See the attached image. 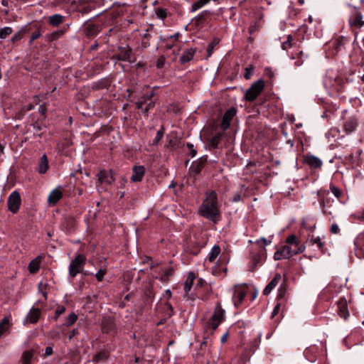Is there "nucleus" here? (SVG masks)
Segmentation results:
<instances>
[{
	"label": "nucleus",
	"mask_w": 364,
	"mask_h": 364,
	"mask_svg": "<svg viewBox=\"0 0 364 364\" xmlns=\"http://www.w3.org/2000/svg\"><path fill=\"white\" fill-rule=\"evenodd\" d=\"M9 327V319L8 317H4L0 322V338H1Z\"/></svg>",
	"instance_id": "nucleus-29"
},
{
	"label": "nucleus",
	"mask_w": 364,
	"mask_h": 364,
	"mask_svg": "<svg viewBox=\"0 0 364 364\" xmlns=\"http://www.w3.org/2000/svg\"><path fill=\"white\" fill-rule=\"evenodd\" d=\"M279 304H277L274 307V310L272 311V316H274L279 312Z\"/></svg>",
	"instance_id": "nucleus-60"
},
{
	"label": "nucleus",
	"mask_w": 364,
	"mask_h": 364,
	"mask_svg": "<svg viewBox=\"0 0 364 364\" xmlns=\"http://www.w3.org/2000/svg\"><path fill=\"white\" fill-rule=\"evenodd\" d=\"M228 333H225L223 335V336L221 337V342L222 343H225L227 339H228Z\"/></svg>",
	"instance_id": "nucleus-61"
},
{
	"label": "nucleus",
	"mask_w": 364,
	"mask_h": 364,
	"mask_svg": "<svg viewBox=\"0 0 364 364\" xmlns=\"http://www.w3.org/2000/svg\"><path fill=\"white\" fill-rule=\"evenodd\" d=\"M253 69L252 68H247L245 69V77L249 79L252 73Z\"/></svg>",
	"instance_id": "nucleus-56"
},
{
	"label": "nucleus",
	"mask_w": 364,
	"mask_h": 364,
	"mask_svg": "<svg viewBox=\"0 0 364 364\" xmlns=\"http://www.w3.org/2000/svg\"><path fill=\"white\" fill-rule=\"evenodd\" d=\"M195 279V275L193 273L190 272L188 275V277L185 282L184 284V290L186 293H188L192 287L193 281Z\"/></svg>",
	"instance_id": "nucleus-26"
},
{
	"label": "nucleus",
	"mask_w": 364,
	"mask_h": 364,
	"mask_svg": "<svg viewBox=\"0 0 364 364\" xmlns=\"http://www.w3.org/2000/svg\"><path fill=\"white\" fill-rule=\"evenodd\" d=\"M173 274V269L171 268L166 269L163 271V274L159 275L157 278H159L161 281H166L168 279L169 277H171Z\"/></svg>",
	"instance_id": "nucleus-34"
},
{
	"label": "nucleus",
	"mask_w": 364,
	"mask_h": 364,
	"mask_svg": "<svg viewBox=\"0 0 364 364\" xmlns=\"http://www.w3.org/2000/svg\"><path fill=\"white\" fill-rule=\"evenodd\" d=\"M199 213L207 219L216 223L220 218L216 193L211 191L207 193L206 198L199 208Z\"/></svg>",
	"instance_id": "nucleus-2"
},
{
	"label": "nucleus",
	"mask_w": 364,
	"mask_h": 364,
	"mask_svg": "<svg viewBox=\"0 0 364 364\" xmlns=\"http://www.w3.org/2000/svg\"><path fill=\"white\" fill-rule=\"evenodd\" d=\"M357 218L361 220H364V210H363V214L361 215H358Z\"/></svg>",
	"instance_id": "nucleus-64"
},
{
	"label": "nucleus",
	"mask_w": 364,
	"mask_h": 364,
	"mask_svg": "<svg viewBox=\"0 0 364 364\" xmlns=\"http://www.w3.org/2000/svg\"><path fill=\"white\" fill-rule=\"evenodd\" d=\"M363 240L364 233L358 235L354 241V245L355 246V255L359 259H362L364 257V251L362 249V246L364 245Z\"/></svg>",
	"instance_id": "nucleus-11"
},
{
	"label": "nucleus",
	"mask_w": 364,
	"mask_h": 364,
	"mask_svg": "<svg viewBox=\"0 0 364 364\" xmlns=\"http://www.w3.org/2000/svg\"><path fill=\"white\" fill-rule=\"evenodd\" d=\"M132 51L129 49H124L119 54V57L122 60H130Z\"/></svg>",
	"instance_id": "nucleus-36"
},
{
	"label": "nucleus",
	"mask_w": 364,
	"mask_h": 364,
	"mask_svg": "<svg viewBox=\"0 0 364 364\" xmlns=\"http://www.w3.org/2000/svg\"><path fill=\"white\" fill-rule=\"evenodd\" d=\"M107 355L106 352H100L95 357V360L96 361H100L102 360H104L107 358Z\"/></svg>",
	"instance_id": "nucleus-46"
},
{
	"label": "nucleus",
	"mask_w": 364,
	"mask_h": 364,
	"mask_svg": "<svg viewBox=\"0 0 364 364\" xmlns=\"http://www.w3.org/2000/svg\"><path fill=\"white\" fill-rule=\"evenodd\" d=\"M62 197L63 193L58 188H55L49 194L48 197V202L50 205H55L56 203L62 198Z\"/></svg>",
	"instance_id": "nucleus-16"
},
{
	"label": "nucleus",
	"mask_w": 364,
	"mask_h": 364,
	"mask_svg": "<svg viewBox=\"0 0 364 364\" xmlns=\"http://www.w3.org/2000/svg\"><path fill=\"white\" fill-rule=\"evenodd\" d=\"M21 198L17 191H13L9 196L7 200L8 209L12 213H16L21 206Z\"/></svg>",
	"instance_id": "nucleus-6"
},
{
	"label": "nucleus",
	"mask_w": 364,
	"mask_h": 364,
	"mask_svg": "<svg viewBox=\"0 0 364 364\" xmlns=\"http://www.w3.org/2000/svg\"><path fill=\"white\" fill-rule=\"evenodd\" d=\"M114 181V178L111 171L101 170L97 174V181L95 184L97 191L100 193L105 191Z\"/></svg>",
	"instance_id": "nucleus-3"
},
{
	"label": "nucleus",
	"mask_w": 364,
	"mask_h": 364,
	"mask_svg": "<svg viewBox=\"0 0 364 364\" xmlns=\"http://www.w3.org/2000/svg\"><path fill=\"white\" fill-rule=\"evenodd\" d=\"M41 33L39 31H34L31 36V38L29 41V44H31L33 41L38 38L41 36Z\"/></svg>",
	"instance_id": "nucleus-45"
},
{
	"label": "nucleus",
	"mask_w": 364,
	"mask_h": 364,
	"mask_svg": "<svg viewBox=\"0 0 364 364\" xmlns=\"http://www.w3.org/2000/svg\"><path fill=\"white\" fill-rule=\"evenodd\" d=\"M210 0H198L193 3L191 6V11L195 12L205 6L206 4H208L210 2Z\"/></svg>",
	"instance_id": "nucleus-28"
},
{
	"label": "nucleus",
	"mask_w": 364,
	"mask_h": 364,
	"mask_svg": "<svg viewBox=\"0 0 364 364\" xmlns=\"http://www.w3.org/2000/svg\"><path fill=\"white\" fill-rule=\"evenodd\" d=\"M28 270L30 273H36L40 268V262L35 259L32 260L28 264Z\"/></svg>",
	"instance_id": "nucleus-31"
},
{
	"label": "nucleus",
	"mask_w": 364,
	"mask_h": 364,
	"mask_svg": "<svg viewBox=\"0 0 364 364\" xmlns=\"http://www.w3.org/2000/svg\"><path fill=\"white\" fill-rule=\"evenodd\" d=\"M162 136H163V131L159 130L157 132L155 139L154 140V144L158 143L161 139Z\"/></svg>",
	"instance_id": "nucleus-50"
},
{
	"label": "nucleus",
	"mask_w": 364,
	"mask_h": 364,
	"mask_svg": "<svg viewBox=\"0 0 364 364\" xmlns=\"http://www.w3.org/2000/svg\"><path fill=\"white\" fill-rule=\"evenodd\" d=\"M106 269L101 267L96 273L95 277L99 282H101L105 274Z\"/></svg>",
	"instance_id": "nucleus-41"
},
{
	"label": "nucleus",
	"mask_w": 364,
	"mask_h": 364,
	"mask_svg": "<svg viewBox=\"0 0 364 364\" xmlns=\"http://www.w3.org/2000/svg\"><path fill=\"white\" fill-rule=\"evenodd\" d=\"M280 279L281 275L279 274H276L274 277L272 279V281L266 286L263 291V294L264 295L269 294L272 290L277 287Z\"/></svg>",
	"instance_id": "nucleus-17"
},
{
	"label": "nucleus",
	"mask_w": 364,
	"mask_h": 364,
	"mask_svg": "<svg viewBox=\"0 0 364 364\" xmlns=\"http://www.w3.org/2000/svg\"><path fill=\"white\" fill-rule=\"evenodd\" d=\"M64 31L63 30H58L53 31L52 33H48L46 36V38L48 41H53L58 39L61 36H63Z\"/></svg>",
	"instance_id": "nucleus-25"
},
{
	"label": "nucleus",
	"mask_w": 364,
	"mask_h": 364,
	"mask_svg": "<svg viewBox=\"0 0 364 364\" xmlns=\"http://www.w3.org/2000/svg\"><path fill=\"white\" fill-rule=\"evenodd\" d=\"M38 112L42 114H45L46 112V107L44 105H40L38 108Z\"/></svg>",
	"instance_id": "nucleus-59"
},
{
	"label": "nucleus",
	"mask_w": 364,
	"mask_h": 364,
	"mask_svg": "<svg viewBox=\"0 0 364 364\" xmlns=\"http://www.w3.org/2000/svg\"><path fill=\"white\" fill-rule=\"evenodd\" d=\"M150 262V267L151 268H153V262L151 261V259L149 258H146V260L144 261V263H146V262Z\"/></svg>",
	"instance_id": "nucleus-63"
},
{
	"label": "nucleus",
	"mask_w": 364,
	"mask_h": 364,
	"mask_svg": "<svg viewBox=\"0 0 364 364\" xmlns=\"http://www.w3.org/2000/svg\"><path fill=\"white\" fill-rule=\"evenodd\" d=\"M225 316V310L222 309L220 303H218L214 313L210 321V326L213 330H215L220 323L223 321Z\"/></svg>",
	"instance_id": "nucleus-7"
},
{
	"label": "nucleus",
	"mask_w": 364,
	"mask_h": 364,
	"mask_svg": "<svg viewBox=\"0 0 364 364\" xmlns=\"http://www.w3.org/2000/svg\"><path fill=\"white\" fill-rule=\"evenodd\" d=\"M187 147L191 151V155L192 157H194L196 155V151L193 148V145L192 144L188 143Z\"/></svg>",
	"instance_id": "nucleus-54"
},
{
	"label": "nucleus",
	"mask_w": 364,
	"mask_h": 364,
	"mask_svg": "<svg viewBox=\"0 0 364 364\" xmlns=\"http://www.w3.org/2000/svg\"><path fill=\"white\" fill-rule=\"evenodd\" d=\"M53 348L51 346H48L45 349V354H44V355L46 357H48V356L51 355L53 354Z\"/></svg>",
	"instance_id": "nucleus-55"
},
{
	"label": "nucleus",
	"mask_w": 364,
	"mask_h": 364,
	"mask_svg": "<svg viewBox=\"0 0 364 364\" xmlns=\"http://www.w3.org/2000/svg\"><path fill=\"white\" fill-rule=\"evenodd\" d=\"M247 293L245 286H236L232 294V301L235 306H237L245 298Z\"/></svg>",
	"instance_id": "nucleus-10"
},
{
	"label": "nucleus",
	"mask_w": 364,
	"mask_h": 364,
	"mask_svg": "<svg viewBox=\"0 0 364 364\" xmlns=\"http://www.w3.org/2000/svg\"><path fill=\"white\" fill-rule=\"evenodd\" d=\"M220 247L218 245H215L212 248L210 252L208 254V259L210 262H214V260L217 258V257L220 255Z\"/></svg>",
	"instance_id": "nucleus-24"
},
{
	"label": "nucleus",
	"mask_w": 364,
	"mask_h": 364,
	"mask_svg": "<svg viewBox=\"0 0 364 364\" xmlns=\"http://www.w3.org/2000/svg\"><path fill=\"white\" fill-rule=\"evenodd\" d=\"M306 162L313 168L320 167L322 164L321 161L315 156H309L306 159Z\"/></svg>",
	"instance_id": "nucleus-30"
},
{
	"label": "nucleus",
	"mask_w": 364,
	"mask_h": 364,
	"mask_svg": "<svg viewBox=\"0 0 364 364\" xmlns=\"http://www.w3.org/2000/svg\"><path fill=\"white\" fill-rule=\"evenodd\" d=\"M13 32V30L11 27L6 26L3 28L0 29V38L5 39L7 36L11 35Z\"/></svg>",
	"instance_id": "nucleus-37"
},
{
	"label": "nucleus",
	"mask_w": 364,
	"mask_h": 364,
	"mask_svg": "<svg viewBox=\"0 0 364 364\" xmlns=\"http://www.w3.org/2000/svg\"><path fill=\"white\" fill-rule=\"evenodd\" d=\"M145 173V168L143 166H134L132 181L134 182L141 181Z\"/></svg>",
	"instance_id": "nucleus-15"
},
{
	"label": "nucleus",
	"mask_w": 364,
	"mask_h": 364,
	"mask_svg": "<svg viewBox=\"0 0 364 364\" xmlns=\"http://www.w3.org/2000/svg\"><path fill=\"white\" fill-rule=\"evenodd\" d=\"M33 109H34V105H33L32 104H29L28 105L25 106L24 107L22 108V112H26L27 111L32 110Z\"/></svg>",
	"instance_id": "nucleus-58"
},
{
	"label": "nucleus",
	"mask_w": 364,
	"mask_h": 364,
	"mask_svg": "<svg viewBox=\"0 0 364 364\" xmlns=\"http://www.w3.org/2000/svg\"><path fill=\"white\" fill-rule=\"evenodd\" d=\"M65 311V307L63 306H58L55 311V318H57L59 316Z\"/></svg>",
	"instance_id": "nucleus-43"
},
{
	"label": "nucleus",
	"mask_w": 364,
	"mask_h": 364,
	"mask_svg": "<svg viewBox=\"0 0 364 364\" xmlns=\"http://www.w3.org/2000/svg\"><path fill=\"white\" fill-rule=\"evenodd\" d=\"M264 86V81L258 80L252 84V85L246 91L245 100L247 101H253L261 93Z\"/></svg>",
	"instance_id": "nucleus-5"
},
{
	"label": "nucleus",
	"mask_w": 364,
	"mask_h": 364,
	"mask_svg": "<svg viewBox=\"0 0 364 364\" xmlns=\"http://www.w3.org/2000/svg\"><path fill=\"white\" fill-rule=\"evenodd\" d=\"M331 231L333 234H336L339 232L338 225L336 224H333L331 227Z\"/></svg>",
	"instance_id": "nucleus-57"
},
{
	"label": "nucleus",
	"mask_w": 364,
	"mask_h": 364,
	"mask_svg": "<svg viewBox=\"0 0 364 364\" xmlns=\"http://www.w3.org/2000/svg\"><path fill=\"white\" fill-rule=\"evenodd\" d=\"M86 258L82 255H77L76 257L71 261L69 266V275L73 279L78 273L83 269Z\"/></svg>",
	"instance_id": "nucleus-4"
},
{
	"label": "nucleus",
	"mask_w": 364,
	"mask_h": 364,
	"mask_svg": "<svg viewBox=\"0 0 364 364\" xmlns=\"http://www.w3.org/2000/svg\"><path fill=\"white\" fill-rule=\"evenodd\" d=\"M152 97V94L144 95L142 100L136 102V106L138 109H141L144 113H146L149 109H151L154 106V102H151L144 106L146 100H149Z\"/></svg>",
	"instance_id": "nucleus-13"
},
{
	"label": "nucleus",
	"mask_w": 364,
	"mask_h": 364,
	"mask_svg": "<svg viewBox=\"0 0 364 364\" xmlns=\"http://www.w3.org/2000/svg\"><path fill=\"white\" fill-rule=\"evenodd\" d=\"M33 353L31 350H26L21 356L22 364H31Z\"/></svg>",
	"instance_id": "nucleus-27"
},
{
	"label": "nucleus",
	"mask_w": 364,
	"mask_h": 364,
	"mask_svg": "<svg viewBox=\"0 0 364 364\" xmlns=\"http://www.w3.org/2000/svg\"><path fill=\"white\" fill-rule=\"evenodd\" d=\"M310 241L313 245H316L319 249L322 248L323 243L321 242V238L319 237L312 236Z\"/></svg>",
	"instance_id": "nucleus-40"
},
{
	"label": "nucleus",
	"mask_w": 364,
	"mask_h": 364,
	"mask_svg": "<svg viewBox=\"0 0 364 364\" xmlns=\"http://www.w3.org/2000/svg\"><path fill=\"white\" fill-rule=\"evenodd\" d=\"M286 245H283L279 250L275 252L274 259L279 260L282 258L289 259L294 255L302 253L305 249V245L301 244L300 240L295 235H290L286 239Z\"/></svg>",
	"instance_id": "nucleus-1"
},
{
	"label": "nucleus",
	"mask_w": 364,
	"mask_h": 364,
	"mask_svg": "<svg viewBox=\"0 0 364 364\" xmlns=\"http://www.w3.org/2000/svg\"><path fill=\"white\" fill-rule=\"evenodd\" d=\"M77 319V316L74 312H73V313L70 314L69 316L66 318V320L63 325H65V326H70L74 323H75Z\"/></svg>",
	"instance_id": "nucleus-33"
},
{
	"label": "nucleus",
	"mask_w": 364,
	"mask_h": 364,
	"mask_svg": "<svg viewBox=\"0 0 364 364\" xmlns=\"http://www.w3.org/2000/svg\"><path fill=\"white\" fill-rule=\"evenodd\" d=\"M156 14L158 18H164L166 17V11L164 9H161V8H159V9H157L156 11Z\"/></svg>",
	"instance_id": "nucleus-42"
},
{
	"label": "nucleus",
	"mask_w": 364,
	"mask_h": 364,
	"mask_svg": "<svg viewBox=\"0 0 364 364\" xmlns=\"http://www.w3.org/2000/svg\"><path fill=\"white\" fill-rule=\"evenodd\" d=\"M76 226V220L73 217L66 216L62 219L60 228L67 234L72 233Z\"/></svg>",
	"instance_id": "nucleus-8"
},
{
	"label": "nucleus",
	"mask_w": 364,
	"mask_h": 364,
	"mask_svg": "<svg viewBox=\"0 0 364 364\" xmlns=\"http://www.w3.org/2000/svg\"><path fill=\"white\" fill-rule=\"evenodd\" d=\"M357 122L354 119H350L346 122L343 128L346 133L350 134L355 130Z\"/></svg>",
	"instance_id": "nucleus-21"
},
{
	"label": "nucleus",
	"mask_w": 364,
	"mask_h": 364,
	"mask_svg": "<svg viewBox=\"0 0 364 364\" xmlns=\"http://www.w3.org/2000/svg\"><path fill=\"white\" fill-rule=\"evenodd\" d=\"M79 10L82 14H87L91 11V0H79Z\"/></svg>",
	"instance_id": "nucleus-20"
},
{
	"label": "nucleus",
	"mask_w": 364,
	"mask_h": 364,
	"mask_svg": "<svg viewBox=\"0 0 364 364\" xmlns=\"http://www.w3.org/2000/svg\"><path fill=\"white\" fill-rule=\"evenodd\" d=\"M49 168L48 158L43 154L40 159L38 171L40 173H45Z\"/></svg>",
	"instance_id": "nucleus-18"
},
{
	"label": "nucleus",
	"mask_w": 364,
	"mask_h": 364,
	"mask_svg": "<svg viewBox=\"0 0 364 364\" xmlns=\"http://www.w3.org/2000/svg\"><path fill=\"white\" fill-rule=\"evenodd\" d=\"M222 138V134L218 133L215 135H214L209 141L210 146H211L213 148H215L218 143L220 142V139Z\"/></svg>",
	"instance_id": "nucleus-35"
},
{
	"label": "nucleus",
	"mask_w": 364,
	"mask_h": 364,
	"mask_svg": "<svg viewBox=\"0 0 364 364\" xmlns=\"http://www.w3.org/2000/svg\"><path fill=\"white\" fill-rule=\"evenodd\" d=\"M77 174H79V175H82L83 174L85 176V181L82 182L83 184L87 185V184L90 183V171L88 170H87V169H84V170L80 169L78 171Z\"/></svg>",
	"instance_id": "nucleus-38"
},
{
	"label": "nucleus",
	"mask_w": 364,
	"mask_h": 364,
	"mask_svg": "<svg viewBox=\"0 0 364 364\" xmlns=\"http://www.w3.org/2000/svg\"><path fill=\"white\" fill-rule=\"evenodd\" d=\"M33 129L35 130V134L41 136V134L39 132L42 130V127L37 123L33 124Z\"/></svg>",
	"instance_id": "nucleus-49"
},
{
	"label": "nucleus",
	"mask_w": 364,
	"mask_h": 364,
	"mask_svg": "<svg viewBox=\"0 0 364 364\" xmlns=\"http://www.w3.org/2000/svg\"><path fill=\"white\" fill-rule=\"evenodd\" d=\"M338 312L341 317L343 318L345 320L348 318L349 316V312L347 309V301L343 298H341L338 302Z\"/></svg>",
	"instance_id": "nucleus-12"
},
{
	"label": "nucleus",
	"mask_w": 364,
	"mask_h": 364,
	"mask_svg": "<svg viewBox=\"0 0 364 364\" xmlns=\"http://www.w3.org/2000/svg\"><path fill=\"white\" fill-rule=\"evenodd\" d=\"M260 242H262L263 245L267 246V245H270V244H271V242H272V240H270V239H269V240H268V239H266V238H264V237H262L261 239L257 240L256 241V242H257V243H259Z\"/></svg>",
	"instance_id": "nucleus-51"
},
{
	"label": "nucleus",
	"mask_w": 364,
	"mask_h": 364,
	"mask_svg": "<svg viewBox=\"0 0 364 364\" xmlns=\"http://www.w3.org/2000/svg\"><path fill=\"white\" fill-rule=\"evenodd\" d=\"M217 43H218V41H215L214 42H213L208 45V48H207V52L208 53V56H210L212 54V53L213 51L214 46L216 45Z\"/></svg>",
	"instance_id": "nucleus-48"
},
{
	"label": "nucleus",
	"mask_w": 364,
	"mask_h": 364,
	"mask_svg": "<svg viewBox=\"0 0 364 364\" xmlns=\"http://www.w3.org/2000/svg\"><path fill=\"white\" fill-rule=\"evenodd\" d=\"M291 37L289 36L286 41H284L282 45V48L283 50H288L291 47Z\"/></svg>",
	"instance_id": "nucleus-44"
},
{
	"label": "nucleus",
	"mask_w": 364,
	"mask_h": 364,
	"mask_svg": "<svg viewBox=\"0 0 364 364\" xmlns=\"http://www.w3.org/2000/svg\"><path fill=\"white\" fill-rule=\"evenodd\" d=\"M75 333H76V331H75V330H73V331L70 332V335H69V336H68L69 340H71V339L73 338V337L75 336Z\"/></svg>",
	"instance_id": "nucleus-62"
},
{
	"label": "nucleus",
	"mask_w": 364,
	"mask_h": 364,
	"mask_svg": "<svg viewBox=\"0 0 364 364\" xmlns=\"http://www.w3.org/2000/svg\"><path fill=\"white\" fill-rule=\"evenodd\" d=\"M64 16L60 14H54L49 17L48 23L53 26H58L63 22Z\"/></svg>",
	"instance_id": "nucleus-22"
},
{
	"label": "nucleus",
	"mask_w": 364,
	"mask_h": 364,
	"mask_svg": "<svg viewBox=\"0 0 364 364\" xmlns=\"http://www.w3.org/2000/svg\"><path fill=\"white\" fill-rule=\"evenodd\" d=\"M236 111L235 109L232 108L228 109L224 114L223 122H222V128L223 129H226L230 126V122L232 120L233 117L235 115Z\"/></svg>",
	"instance_id": "nucleus-14"
},
{
	"label": "nucleus",
	"mask_w": 364,
	"mask_h": 364,
	"mask_svg": "<svg viewBox=\"0 0 364 364\" xmlns=\"http://www.w3.org/2000/svg\"><path fill=\"white\" fill-rule=\"evenodd\" d=\"M164 64H165V58L161 56L158 59V60L156 62V66H157V68H161L164 65Z\"/></svg>",
	"instance_id": "nucleus-52"
},
{
	"label": "nucleus",
	"mask_w": 364,
	"mask_h": 364,
	"mask_svg": "<svg viewBox=\"0 0 364 364\" xmlns=\"http://www.w3.org/2000/svg\"><path fill=\"white\" fill-rule=\"evenodd\" d=\"M27 31L28 30L26 26L23 27L20 31H18L17 33L14 34V36L11 38V41L12 42H16L21 40L23 38L24 33L27 32Z\"/></svg>",
	"instance_id": "nucleus-32"
},
{
	"label": "nucleus",
	"mask_w": 364,
	"mask_h": 364,
	"mask_svg": "<svg viewBox=\"0 0 364 364\" xmlns=\"http://www.w3.org/2000/svg\"><path fill=\"white\" fill-rule=\"evenodd\" d=\"M331 192L333 193V194L337 198H338L340 197V194H341V192L339 191V189L335 186H332L331 188Z\"/></svg>",
	"instance_id": "nucleus-53"
},
{
	"label": "nucleus",
	"mask_w": 364,
	"mask_h": 364,
	"mask_svg": "<svg viewBox=\"0 0 364 364\" xmlns=\"http://www.w3.org/2000/svg\"><path fill=\"white\" fill-rule=\"evenodd\" d=\"M41 314V311L39 308H36L33 306L28 314H27L26 317L25 318L23 323L24 326L27 325L28 323H36L38 321L40 318Z\"/></svg>",
	"instance_id": "nucleus-9"
},
{
	"label": "nucleus",
	"mask_w": 364,
	"mask_h": 364,
	"mask_svg": "<svg viewBox=\"0 0 364 364\" xmlns=\"http://www.w3.org/2000/svg\"><path fill=\"white\" fill-rule=\"evenodd\" d=\"M90 21V19H89L87 21V22H89ZM84 32L88 38L91 36V24L90 23H87V24L84 28Z\"/></svg>",
	"instance_id": "nucleus-47"
},
{
	"label": "nucleus",
	"mask_w": 364,
	"mask_h": 364,
	"mask_svg": "<svg viewBox=\"0 0 364 364\" xmlns=\"http://www.w3.org/2000/svg\"><path fill=\"white\" fill-rule=\"evenodd\" d=\"M349 21L351 26L359 28L362 27L364 25V21H363V16L358 13L355 14L350 18Z\"/></svg>",
	"instance_id": "nucleus-19"
},
{
	"label": "nucleus",
	"mask_w": 364,
	"mask_h": 364,
	"mask_svg": "<svg viewBox=\"0 0 364 364\" xmlns=\"http://www.w3.org/2000/svg\"><path fill=\"white\" fill-rule=\"evenodd\" d=\"M202 166H203V163L201 161L193 162L191 165V168L192 171H193L194 173H198L200 171Z\"/></svg>",
	"instance_id": "nucleus-39"
},
{
	"label": "nucleus",
	"mask_w": 364,
	"mask_h": 364,
	"mask_svg": "<svg viewBox=\"0 0 364 364\" xmlns=\"http://www.w3.org/2000/svg\"><path fill=\"white\" fill-rule=\"evenodd\" d=\"M196 50L193 48H190L183 53L180 58L181 63H186L189 62L193 57Z\"/></svg>",
	"instance_id": "nucleus-23"
}]
</instances>
